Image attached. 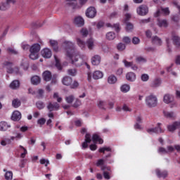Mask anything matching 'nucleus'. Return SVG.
<instances>
[{
	"label": "nucleus",
	"mask_w": 180,
	"mask_h": 180,
	"mask_svg": "<svg viewBox=\"0 0 180 180\" xmlns=\"http://www.w3.org/2000/svg\"><path fill=\"white\" fill-rule=\"evenodd\" d=\"M65 99L67 103H72L74 102V99H75V97L73 95H70V96H66Z\"/></svg>",
	"instance_id": "nucleus-41"
},
{
	"label": "nucleus",
	"mask_w": 180,
	"mask_h": 180,
	"mask_svg": "<svg viewBox=\"0 0 180 180\" xmlns=\"http://www.w3.org/2000/svg\"><path fill=\"white\" fill-rule=\"evenodd\" d=\"M4 172H6L5 174V178L6 180H12L13 178V173L11 171H8L6 172V169H4Z\"/></svg>",
	"instance_id": "nucleus-31"
},
{
	"label": "nucleus",
	"mask_w": 180,
	"mask_h": 180,
	"mask_svg": "<svg viewBox=\"0 0 180 180\" xmlns=\"http://www.w3.org/2000/svg\"><path fill=\"white\" fill-rule=\"evenodd\" d=\"M65 5L69 8H72V9H77L79 8L77 0H65Z\"/></svg>",
	"instance_id": "nucleus-10"
},
{
	"label": "nucleus",
	"mask_w": 180,
	"mask_h": 180,
	"mask_svg": "<svg viewBox=\"0 0 180 180\" xmlns=\"http://www.w3.org/2000/svg\"><path fill=\"white\" fill-rule=\"evenodd\" d=\"M178 127H180V122H174L173 124L167 125V130L171 133H174Z\"/></svg>",
	"instance_id": "nucleus-13"
},
{
	"label": "nucleus",
	"mask_w": 180,
	"mask_h": 180,
	"mask_svg": "<svg viewBox=\"0 0 180 180\" xmlns=\"http://www.w3.org/2000/svg\"><path fill=\"white\" fill-rule=\"evenodd\" d=\"M19 86H20V82L18 80H13L10 84L11 89H18Z\"/></svg>",
	"instance_id": "nucleus-27"
},
{
	"label": "nucleus",
	"mask_w": 180,
	"mask_h": 180,
	"mask_svg": "<svg viewBox=\"0 0 180 180\" xmlns=\"http://www.w3.org/2000/svg\"><path fill=\"white\" fill-rule=\"evenodd\" d=\"M121 91L124 94H126V92H129L130 91V86L129 84H123L121 86Z\"/></svg>",
	"instance_id": "nucleus-39"
},
{
	"label": "nucleus",
	"mask_w": 180,
	"mask_h": 180,
	"mask_svg": "<svg viewBox=\"0 0 180 180\" xmlns=\"http://www.w3.org/2000/svg\"><path fill=\"white\" fill-rule=\"evenodd\" d=\"M41 79L39 76H34L31 78V82L32 85H39V83L40 82Z\"/></svg>",
	"instance_id": "nucleus-32"
},
{
	"label": "nucleus",
	"mask_w": 180,
	"mask_h": 180,
	"mask_svg": "<svg viewBox=\"0 0 180 180\" xmlns=\"http://www.w3.org/2000/svg\"><path fill=\"white\" fill-rule=\"evenodd\" d=\"M132 43L133 44H139L140 43V39H139V37H134L132 39Z\"/></svg>",
	"instance_id": "nucleus-62"
},
{
	"label": "nucleus",
	"mask_w": 180,
	"mask_h": 180,
	"mask_svg": "<svg viewBox=\"0 0 180 180\" xmlns=\"http://www.w3.org/2000/svg\"><path fill=\"white\" fill-rule=\"evenodd\" d=\"M156 174L158 178H167L168 176V172L167 171L161 172L160 169H156Z\"/></svg>",
	"instance_id": "nucleus-23"
},
{
	"label": "nucleus",
	"mask_w": 180,
	"mask_h": 180,
	"mask_svg": "<svg viewBox=\"0 0 180 180\" xmlns=\"http://www.w3.org/2000/svg\"><path fill=\"white\" fill-rule=\"evenodd\" d=\"M20 148L24 151L22 153H21L20 157L21 158H25V157H26V154H27V150L22 146H20Z\"/></svg>",
	"instance_id": "nucleus-52"
},
{
	"label": "nucleus",
	"mask_w": 180,
	"mask_h": 180,
	"mask_svg": "<svg viewBox=\"0 0 180 180\" xmlns=\"http://www.w3.org/2000/svg\"><path fill=\"white\" fill-rule=\"evenodd\" d=\"M126 79L129 82H134V81H136V74L133 72H129L126 75Z\"/></svg>",
	"instance_id": "nucleus-17"
},
{
	"label": "nucleus",
	"mask_w": 180,
	"mask_h": 180,
	"mask_svg": "<svg viewBox=\"0 0 180 180\" xmlns=\"http://www.w3.org/2000/svg\"><path fill=\"white\" fill-rule=\"evenodd\" d=\"M173 41H174V44H175V46H176L177 47L180 46V38L178 36H174L173 37Z\"/></svg>",
	"instance_id": "nucleus-40"
},
{
	"label": "nucleus",
	"mask_w": 180,
	"mask_h": 180,
	"mask_svg": "<svg viewBox=\"0 0 180 180\" xmlns=\"http://www.w3.org/2000/svg\"><path fill=\"white\" fill-rule=\"evenodd\" d=\"M158 152L161 154H168V150L162 147L159 148Z\"/></svg>",
	"instance_id": "nucleus-57"
},
{
	"label": "nucleus",
	"mask_w": 180,
	"mask_h": 180,
	"mask_svg": "<svg viewBox=\"0 0 180 180\" xmlns=\"http://www.w3.org/2000/svg\"><path fill=\"white\" fill-rule=\"evenodd\" d=\"M40 44H34L30 48V58L31 60H37L39 58V51H40Z\"/></svg>",
	"instance_id": "nucleus-2"
},
{
	"label": "nucleus",
	"mask_w": 180,
	"mask_h": 180,
	"mask_svg": "<svg viewBox=\"0 0 180 180\" xmlns=\"http://www.w3.org/2000/svg\"><path fill=\"white\" fill-rule=\"evenodd\" d=\"M41 54L44 58H51V56H53V53L51 52V50L49 48H45L41 50Z\"/></svg>",
	"instance_id": "nucleus-11"
},
{
	"label": "nucleus",
	"mask_w": 180,
	"mask_h": 180,
	"mask_svg": "<svg viewBox=\"0 0 180 180\" xmlns=\"http://www.w3.org/2000/svg\"><path fill=\"white\" fill-rule=\"evenodd\" d=\"M12 105L13 108H19V106H20V101L18 98L14 99L12 102Z\"/></svg>",
	"instance_id": "nucleus-45"
},
{
	"label": "nucleus",
	"mask_w": 180,
	"mask_h": 180,
	"mask_svg": "<svg viewBox=\"0 0 180 180\" xmlns=\"http://www.w3.org/2000/svg\"><path fill=\"white\" fill-rule=\"evenodd\" d=\"M68 75H71V77H75L77 75V69H69L68 70Z\"/></svg>",
	"instance_id": "nucleus-44"
},
{
	"label": "nucleus",
	"mask_w": 180,
	"mask_h": 180,
	"mask_svg": "<svg viewBox=\"0 0 180 180\" xmlns=\"http://www.w3.org/2000/svg\"><path fill=\"white\" fill-rule=\"evenodd\" d=\"M21 67H23L24 70H27V68H29V63L27 60H22L21 63Z\"/></svg>",
	"instance_id": "nucleus-50"
},
{
	"label": "nucleus",
	"mask_w": 180,
	"mask_h": 180,
	"mask_svg": "<svg viewBox=\"0 0 180 180\" xmlns=\"http://www.w3.org/2000/svg\"><path fill=\"white\" fill-rule=\"evenodd\" d=\"M161 13H164L165 16H168L169 15V8H162L161 7L160 9H158L156 13H155V18H158L161 15Z\"/></svg>",
	"instance_id": "nucleus-8"
},
{
	"label": "nucleus",
	"mask_w": 180,
	"mask_h": 180,
	"mask_svg": "<svg viewBox=\"0 0 180 180\" xmlns=\"http://www.w3.org/2000/svg\"><path fill=\"white\" fill-rule=\"evenodd\" d=\"M103 77V73L99 70H96L93 73L94 79H101Z\"/></svg>",
	"instance_id": "nucleus-24"
},
{
	"label": "nucleus",
	"mask_w": 180,
	"mask_h": 180,
	"mask_svg": "<svg viewBox=\"0 0 180 180\" xmlns=\"http://www.w3.org/2000/svg\"><path fill=\"white\" fill-rule=\"evenodd\" d=\"M55 61H56V67L59 70V71H61L63 70V66H61V63H60V60H58V58H57V56H54Z\"/></svg>",
	"instance_id": "nucleus-36"
},
{
	"label": "nucleus",
	"mask_w": 180,
	"mask_h": 180,
	"mask_svg": "<svg viewBox=\"0 0 180 180\" xmlns=\"http://www.w3.org/2000/svg\"><path fill=\"white\" fill-rule=\"evenodd\" d=\"M62 82L63 85H65L66 86H70L72 89H75V88H78L79 86V83L77 81H74L72 83V78H71L70 76H66L63 77Z\"/></svg>",
	"instance_id": "nucleus-4"
},
{
	"label": "nucleus",
	"mask_w": 180,
	"mask_h": 180,
	"mask_svg": "<svg viewBox=\"0 0 180 180\" xmlns=\"http://www.w3.org/2000/svg\"><path fill=\"white\" fill-rule=\"evenodd\" d=\"M4 65L6 67L7 72L8 74H13V68H12L13 63L11 62H5Z\"/></svg>",
	"instance_id": "nucleus-26"
},
{
	"label": "nucleus",
	"mask_w": 180,
	"mask_h": 180,
	"mask_svg": "<svg viewBox=\"0 0 180 180\" xmlns=\"http://www.w3.org/2000/svg\"><path fill=\"white\" fill-rule=\"evenodd\" d=\"M46 108L49 112L58 110V109H60V104H58L57 102H55V103L49 102Z\"/></svg>",
	"instance_id": "nucleus-9"
},
{
	"label": "nucleus",
	"mask_w": 180,
	"mask_h": 180,
	"mask_svg": "<svg viewBox=\"0 0 180 180\" xmlns=\"http://www.w3.org/2000/svg\"><path fill=\"white\" fill-rule=\"evenodd\" d=\"M40 164H42V165L45 164V167H47V165H49V164H50V162L46 159H41Z\"/></svg>",
	"instance_id": "nucleus-59"
},
{
	"label": "nucleus",
	"mask_w": 180,
	"mask_h": 180,
	"mask_svg": "<svg viewBox=\"0 0 180 180\" xmlns=\"http://www.w3.org/2000/svg\"><path fill=\"white\" fill-rule=\"evenodd\" d=\"M117 50H119L120 51H123V50L126 49V45H124V44L120 43L117 44Z\"/></svg>",
	"instance_id": "nucleus-53"
},
{
	"label": "nucleus",
	"mask_w": 180,
	"mask_h": 180,
	"mask_svg": "<svg viewBox=\"0 0 180 180\" xmlns=\"http://www.w3.org/2000/svg\"><path fill=\"white\" fill-rule=\"evenodd\" d=\"M122 41H124V43H125L126 44H130L131 39H130L129 37H124L122 39Z\"/></svg>",
	"instance_id": "nucleus-56"
},
{
	"label": "nucleus",
	"mask_w": 180,
	"mask_h": 180,
	"mask_svg": "<svg viewBox=\"0 0 180 180\" xmlns=\"http://www.w3.org/2000/svg\"><path fill=\"white\" fill-rule=\"evenodd\" d=\"M77 43L82 50H85V42H84V41L81 40L79 38H77Z\"/></svg>",
	"instance_id": "nucleus-34"
},
{
	"label": "nucleus",
	"mask_w": 180,
	"mask_h": 180,
	"mask_svg": "<svg viewBox=\"0 0 180 180\" xmlns=\"http://www.w3.org/2000/svg\"><path fill=\"white\" fill-rule=\"evenodd\" d=\"M103 176L105 179H109L110 178V174L109 172L104 171L103 172Z\"/></svg>",
	"instance_id": "nucleus-63"
},
{
	"label": "nucleus",
	"mask_w": 180,
	"mask_h": 180,
	"mask_svg": "<svg viewBox=\"0 0 180 180\" xmlns=\"http://www.w3.org/2000/svg\"><path fill=\"white\" fill-rule=\"evenodd\" d=\"M11 127V124H8V122L5 121H1L0 122V131H6L8 129Z\"/></svg>",
	"instance_id": "nucleus-16"
},
{
	"label": "nucleus",
	"mask_w": 180,
	"mask_h": 180,
	"mask_svg": "<svg viewBox=\"0 0 180 180\" xmlns=\"http://www.w3.org/2000/svg\"><path fill=\"white\" fill-rule=\"evenodd\" d=\"M9 8H11V5L6 2L0 4V11H6Z\"/></svg>",
	"instance_id": "nucleus-37"
},
{
	"label": "nucleus",
	"mask_w": 180,
	"mask_h": 180,
	"mask_svg": "<svg viewBox=\"0 0 180 180\" xmlns=\"http://www.w3.org/2000/svg\"><path fill=\"white\" fill-rule=\"evenodd\" d=\"M22 119V114L19 111H14L11 116V120L13 122H19V120Z\"/></svg>",
	"instance_id": "nucleus-15"
},
{
	"label": "nucleus",
	"mask_w": 180,
	"mask_h": 180,
	"mask_svg": "<svg viewBox=\"0 0 180 180\" xmlns=\"http://www.w3.org/2000/svg\"><path fill=\"white\" fill-rule=\"evenodd\" d=\"M103 164H105V160H103V159H100L98 160L96 165V167H101V165H103Z\"/></svg>",
	"instance_id": "nucleus-61"
},
{
	"label": "nucleus",
	"mask_w": 180,
	"mask_h": 180,
	"mask_svg": "<svg viewBox=\"0 0 180 180\" xmlns=\"http://www.w3.org/2000/svg\"><path fill=\"white\" fill-rule=\"evenodd\" d=\"M74 23L77 25L79 27H81L82 26H84L85 25V21L84 20V18H82L81 16H77L75 18Z\"/></svg>",
	"instance_id": "nucleus-14"
},
{
	"label": "nucleus",
	"mask_w": 180,
	"mask_h": 180,
	"mask_svg": "<svg viewBox=\"0 0 180 180\" xmlns=\"http://www.w3.org/2000/svg\"><path fill=\"white\" fill-rule=\"evenodd\" d=\"M152 43L157 46H161L162 44V41L158 37L155 36L152 38Z\"/></svg>",
	"instance_id": "nucleus-28"
},
{
	"label": "nucleus",
	"mask_w": 180,
	"mask_h": 180,
	"mask_svg": "<svg viewBox=\"0 0 180 180\" xmlns=\"http://www.w3.org/2000/svg\"><path fill=\"white\" fill-rule=\"evenodd\" d=\"M136 13L140 16H146L148 13V6L146 4H142L136 8Z\"/></svg>",
	"instance_id": "nucleus-5"
},
{
	"label": "nucleus",
	"mask_w": 180,
	"mask_h": 180,
	"mask_svg": "<svg viewBox=\"0 0 180 180\" xmlns=\"http://www.w3.org/2000/svg\"><path fill=\"white\" fill-rule=\"evenodd\" d=\"M123 63H124L125 67H127V68L131 67V65H133V62H129L127 60H124Z\"/></svg>",
	"instance_id": "nucleus-58"
},
{
	"label": "nucleus",
	"mask_w": 180,
	"mask_h": 180,
	"mask_svg": "<svg viewBox=\"0 0 180 180\" xmlns=\"http://www.w3.org/2000/svg\"><path fill=\"white\" fill-rule=\"evenodd\" d=\"M112 27H114L116 32H120V25L119 23L114 24Z\"/></svg>",
	"instance_id": "nucleus-60"
},
{
	"label": "nucleus",
	"mask_w": 180,
	"mask_h": 180,
	"mask_svg": "<svg viewBox=\"0 0 180 180\" xmlns=\"http://www.w3.org/2000/svg\"><path fill=\"white\" fill-rule=\"evenodd\" d=\"M158 26L159 27H168V21L167 20H161L160 18L158 19Z\"/></svg>",
	"instance_id": "nucleus-21"
},
{
	"label": "nucleus",
	"mask_w": 180,
	"mask_h": 180,
	"mask_svg": "<svg viewBox=\"0 0 180 180\" xmlns=\"http://www.w3.org/2000/svg\"><path fill=\"white\" fill-rule=\"evenodd\" d=\"M146 103L148 108H155L158 105V99L154 94H150L146 97Z\"/></svg>",
	"instance_id": "nucleus-3"
},
{
	"label": "nucleus",
	"mask_w": 180,
	"mask_h": 180,
	"mask_svg": "<svg viewBox=\"0 0 180 180\" xmlns=\"http://www.w3.org/2000/svg\"><path fill=\"white\" fill-rule=\"evenodd\" d=\"M87 143H91V134H86L85 136V141Z\"/></svg>",
	"instance_id": "nucleus-64"
},
{
	"label": "nucleus",
	"mask_w": 180,
	"mask_h": 180,
	"mask_svg": "<svg viewBox=\"0 0 180 180\" xmlns=\"http://www.w3.org/2000/svg\"><path fill=\"white\" fill-rule=\"evenodd\" d=\"M6 52L8 54H13L14 56H16V55L19 54V52H18V51H16L13 48H11V47H8V48L6 49Z\"/></svg>",
	"instance_id": "nucleus-35"
},
{
	"label": "nucleus",
	"mask_w": 180,
	"mask_h": 180,
	"mask_svg": "<svg viewBox=\"0 0 180 180\" xmlns=\"http://www.w3.org/2000/svg\"><path fill=\"white\" fill-rule=\"evenodd\" d=\"M174 101V96L169 94H167L163 96V102L167 105H169V103H172Z\"/></svg>",
	"instance_id": "nucleus-12"
},
{
	"label": "nucleus",
	"mask_w": 180,
	"mask_h": 180,
	"mask_svg": "<svg viewBox=\"0 0 180 180\" xmlns=\"http://www.w3.org/2000/svg\"><path fill=\"white\" fill-rule=\"evenodd\" d=\"M91 63L93 65H99V64H101V57L99 55H95L91 58Z\"/></svg>",
	"instance_id": "nucleus-19"
},
{
	"label": "nucleus",
	"mask_w": 180,
	"mask_h": 180,
	"mask_svg": "<svg viewBox=\"0 0 180 180\" xmlns=\"http://www.w3.org/2000/svg\"><path fill=\"white\" fill-rule=\"evenodd\" d=\"M107 82L108 84H110V85H113L117 82V77L113 75H111L108 77Z\"/></svg>",
	"instance_id": "nucleus-18"
},
{
	"label": "nucleus",
	"mask_w": 180,
	"mask_h": 180,
	"mask_svg": "<svg viewBox=\"0 0 180 180\" xmlns=\"http://www.w3.org/2000/svg\"><path fill=\"white\" fill-rule=\"evenodd\" d=\"M115 37H116V34L113 32H110L106 34V39L108 40H114Z\"/></svg>",
	"instance_id": "nucleus-38"
},
{
	"label": "nucleus",
	"mask_w": 180,
	"mask_h": 180,
	"mask_svg": "<svg viewBox=\"0 0 180 180\" xmlns=\"http://www.w3.org/2000/svg\"><path fill=\"white\" fill-rule=\"evenodd\" d=\"M86 16L94 19L96 16V9L94 7H89L86 11Z\"/></svg>",
	"instance_id": "nucleus-7"
},
{
	"label": "nucleus",
	"mask_w": 180,
	"mask_h": 180,
	"mask_svg": "<svg viewBox=\"0 0 180 180\" xmlns=\"http://www.w3.org/2000/svg\"><path fill=\"white\" fill-rule=\"evenodd\" d=\"M92 141L94 143L98 141L99 144H103V139H101L96 134H93Z\"/></svg>",
	"instance_id": "nucleus-30"
},
{
	"label": "nucleus",
	"mask_w": 180,
	"mask_h": 180,
	"mask_svg": "<svg viewBox=\"0 0 180 180\" xmlns=\"http://www.w3.org/2000/svg\"><path fill=\"white\" fill-rule=\"evenodd\" d=\"M87 47L89 50H92L94 49V39H90L86 41Z\"/></svg>",
	"instance_id": "nucleus-42"
},
{
	"label": "nucleus",
	"mask_w": 180,
	"mask_h": 180,
	"mask_svg": "<svg viewBox=\"0 0 180 180\" xmlns=\"http://www.w3.org/2000/svg\"><path fill=\"white\" fill-rule=\"evenodd\" d=\"M43 78L44 81L49 82L51 80V72L50 71H45L43 73Z\"/></svg>",
	"instance_id": "nucleus-29"
},
{
	"label": "nucleus",
	"mask_w": 180,
	"mask_h": 180,
	"mask_svg": "<svg viewBox=\"0 0 180 180\" xmlns=\"http://www.w3.org/2000/svg\"><path fill=\"white\" fill-rule=\"evenodd\" d=\"M81 105H82L81 100L76 99V101L72 105V106H73V108H78L79 106H81Z\"/></svg>",
	"instance_id": "nucleus-55"
},
{
	"label": "nucleus",
	"mask_w": 180,
	"mask_h": 180,
	"mask_svg": "<svg viewBox=\"0 0 180 180\" xmlns=\"http://www.w3.org/2000/svg\"><path fill=\"white\" fill-rule=\"evenodd\" d=\"M53 98L56 99L57 102H58L59 103H61V102H63V98H61V97H60V96H58V93H54Z\"/></svg>",
	"instance_id": "nucleus-49"
},
{
	"label": "nucleus",
	"mask_w": 180,
	"mask_h": 180,
	"mask_svg": "<svg viewBox=\"0 0 180 180\" xmlns=\"http://www.w3.org/2000/svg\"><path fill=\"white\" fill-rule=\"evenodd\" d=\"M136 63H146L147 61V59L143 56H138L136 58Z\"/></svg>",
	"instance_id": "nucleus-47"
},
{
	"label": "nucleus",
	"mask_w": 180,
	"mask_h": 180,
	"mask_svg": "<svg viewBox=\"0 0 180 180\" xmlns=\"http://www.w3.org/2000/svg\"><path fill=\"white\" fill-rule=\"evenodd\" d=\"M105 105H106V102L103 101H100L98 104V108H100V109L105 110Z\"/></svg>",
	"instance_id": "nucleus-54"
},
{
	"label": "nucleus",
	"mask_w": 180,
	"mask_h": 180,
	"mask_svg": "<svg viewBox=\"0 0 180 180\" xmlns=\"http://www.w3.org/2000/svg\"><path fill=\"white\" fill-rule=\"evenodd\" d=\"M164 116L165 117H167V119H175L176 115L174 112H168V111H164Z\"/></svg>",
	"instance_id": "nucleus-25"
},
{
	"label": "nucleus",
	"mask_w": 180,
	"mask_h": 180,
	"mask_svg": "<svg viewBox=\"0 0 180 180\" xmlns=\"http://www.w3.org/2000/svg\"><path fill=\"white\" fill-rule=\"evenodd\" d=\"M126 27V31L127 32H132L133 29H134V25L131 22H125Z\"/></svg>",
	"instance_id": "nucleus-33"
},
{
	"label": "nucleus",
	"mask_w": 180,
	"mask_h": 180,
	"mask_svg": "<svg viewBox=\"0 0 180 180\" xmlns=\"http://www.w3.org/2000/svg\"><path fill=\"white\" fill-rule=\"evenodd\" d=\"M36 106L37 109H39V110H41V109H44L45 105L43 101H38L36 103Z\"/></svg>",
	"instance_id": "nucleus-43"
},
{
	"label": "nucleus",
	"mask_w": 180,
	"mask_h": 180,
	"mask_svg": "<svg viewBox=\"0 0 180 180\" xmlns=\"http://www.w3.org/2000/svg\"><path fill=\"white\" fill-rule=\"evenodd\" d=\"M62 47L65 51L66 57L72 61V64L76 67H81L82 62L79 60V52L77 51L75 44L70 41H65L62 43Z\"/></svg>",
	"instance_id": "nucleus-1"
},
{
	"label": "nucleus",
	"mask_w": 180,
	"mask_h": 180,
	"mask_svg": "<svg viewBox=\"0 0 180 180\" xmlns=\"http://www.w3.org/2000/svg\"><path fill=\"white\" fill-rule=\"evenodd\" d=\"M49 43L51 44V46L53 48V51H56V53L58 51V42L56 40H50Z\"/></svg>",
	"instance_id": "nucleus-20"
},
{
	"label": "nucleus",
	"mask_w": 180,
	"mask_h": 180,
	"mask_svg": "<svg viewBox=\"0 0 180 180\" xmlns=\"http://www.w3.org/2000/svg\"><path fill=\"white\" fill-rule=\"evenodd\" d=\"M105 151L112 152V148H110V147H103L99 148V153H103L105 154Z\"/></svg>",
	"instance_id": "nucleus-46"
},
{
	"label": "nucleus",
	"mask_w": 180,
	"mask_h": 180,
	"mask_svg": "<svg viewBox=\"0 0 180 180\" xmlns=\"http://www.w3.org/2000/svg\"><path fill=\"white\" fill-rule=\"evenodd\" d=\"M80 33H81L82 36H83V37H86V36H88V34H89V32L86 28H82L80 30Z\"/></svg>",
	"instance_id": "nucleus-48"
},
{
	"label": "nucleus",
	"mask_w": 180,
	"mask_h": 180,
	"mask_svg": "<svg viewBox=\"0 0 180 180\" xmlns=\"http://www.w3.org/2000/svg\"><path fill=\"white\" fill-rule=\"evenodd\" d=\"M141 81H143V82H146V81H148V79H150V77L148 76V75L147 74H143L141 76Z\"/></svg>",
	"instance_id": "nucleus-51"
},
{
	"label": "nucleus",
	"mask_w": 180,
	"mask_h": 180,
	"mask_svg": "<svg viewBox=\"0 0 180 180\" xmlns=\"http://www.w3.org/2000/svg\"><path fill=\"white\" fill-rule=\"evenodd\" d=\"M160 126L161 123H158V127L148 129L147 132L149 133V134H153V133H156L157 134H160V133H164V129H162Z\"/></svg>",
	"instance_id": "nucleus-6"
},
{
	"label": "nucleus",
	"mask_w": 180,
	"mask_h": 180,
	"mask_svg": "<svg viewBox=\"0 0 180 180\" xmlns=\"http://www.w3.org/2000/svg\"><path fill=\"white\" fill-rule=\"evenodd\" d=\"M161 85V79L157 78L155 79L150 84L152 88H158Z\"/></svg>",
	"instance_id": "nucleus-22"
}]
</instances>
